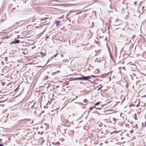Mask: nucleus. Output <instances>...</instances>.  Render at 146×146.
<instances>
[{"instance_id": "17", "label": "nucleus", "mask_w": 146, "mask_h": 146, "mask_svg": "<svg viewBox=\"0 0 146 146\" xmlns=\"http://www.w3.org/2000/svg\"><path fill=\"white\" fill-rule=\"evenodd\" d=\"M5 61L6 62H7L8 61L7 58L6 57L5 58Z\"/></svg>"}, {"instance_id": "44", "label": "nucleus", "mask_w": 146, "mask_h": 146, "mask_svg": "<svg viewBox=\"0 0 146 146\" xmlns=\"http://www.w3.org/2000/svg\"><path fill=\"white\" fill-rule=\"evenodd\" d=\"M145 96L146 97V95Z\"/></svg>"}, {"instance_id": "12", "label": "nucleus", "mask_w": 146, "mask_h": 146, "mask_svg": "<svg viewBox=\"0 0 146 146\" xmlns=\"http://www.w3.org/2000/svg\"><path fill=\"white\" fill-rule=\"evenodd\" d=\"M74 11H70L67 14V16H68L70 15L72 12H73Z\"/></svg>"}, {"instance_id": "48", "label": "nucleus", "mask_w": 146, "mask_h": 146, "mask_svg": "<svg viewBox=\"0 0 146 146\" xmlns=\"http://www.w3.org/2000/svg\"><path fill=\"white\" fill-rule=\"evenodd\" d=\"M14 0V1H15V0Z\"/></svg>"}, {"instance_id": "19", "label": "nucleus", "mask_w": 146, "mask_h": 146, "mask_svg": "<svg viewBox=\"0 0 146 146\" xmlns=\"http://www.w3.org/2000/svg\"><path fill=\"white\" fill-rule=\"evenodd\" d=\"M70 79L71 81L74 80H73L74 78H70Z\"/></svg>"}, {"instance_id": "13", "label": "nucleus", "mask_w": 146, "mask_h": 146, "mask_svg": "<svg viewBox=\"0 0 146 146\" xmlns=\"http://www.w3.org/2000/svg\"><path fill=\"white\" fill-rule=\"evenodd\" d=\"M47 19V18H42V19H41L40 20H41V21H43L46 20Z\"/></svg>"}, {"instance_id": "42", "label": "nucleus", "mask_w": 146, "mask_h": 146, "mask_svg": "<svg viewBox=\"0 0 146 146\" xmlns=\"http://www.w3.org/2000/svg\"><path fill=\"white\" fill-rule=\"evenodd\" d=\"M48 78V77L47 76V77H46V79H47V78Z\"/></svg>"}, {"instance_id": "41", "label": "nucleus", "mask_w": 146, "mask_h": 146, "mask_svg": "<svg viewBox=\"0 0 146 146\" xmlns=\"http://www.w3.org/2000/svg\"><path fill=\"white\" fill-rule=\"evenodd\" d=\"M48 78V77L47 76V77H46V79H47V78Z\"/></svg>"}, {"instance_id": "36", "label": "nucleus", "mask_w": 146, "mask_h": 146, "mask_svg": "<svg viewBox=\"0 0 146 146\" xmlns=\"http://www.w3.org/2000/svg\"><path fill=\"white\" fill-rule=\"evenodd\" d=\"M106 105H102V107H103V106H105Z\"/></svg>"}, {"instance_id": "2", "label": "nucleus", "mask_w": 146, "mask_h": 146, "mask_svg": "<svg viewBox=\"0 0 146 146\" xmlns=\"http://www.w3.org/2000/svg\"><path fill=\"white\" fill-rule=\"evenodd\" d=\"M91 78V77L90 76H82V77H80V80H87L88 79Z\"/></svg>"}, {"instance_id": "22", "label": "nucleus", "mask_w": 146, "mask_h": 146, "mask_svg": "<svg viewBox=\"0 0 146 146\" xmlns=\"http://www.w3.org/2000/svg\"><path fill=\"white\" fill-rule=\"evenodd\" d=\"M54 57H52L50 59V60H49L48 61H50V60H51Z\"/></svg>"}, {"instance_id": "27", "label": "nucleus", "mask_w": 146, "mask_h": 146, "mask_svg": "<svg viewBox=\"0 0 146 146\" xmlns=\"http://www.w3.org/2000/svg\"><path fill=\"white\" fill-rule=\"evenodd\" d=\"M134 4L135 5H136V4H137V2H135V3H134Z\"/></svg>"}, {"instance_id": "20", "label": "nucleus", "mask_w": 146, "mask_h": 146, "mask_svg": "<svg viewBox=\"0 0 146 146\" xmlns=\"http://www.w3.org/2000/svg\"><path fill=\"white\" fill-rule=\"evenodd\" d=\"M124 115V114H120V116L121 117H123V116Z\"/></svg>"}, {"instance_id": "28", "label": "nucleus", "mask_w": 146, "mask_h": 146, "mask_svg": "<svg viewBox=\"0 0 146 146\" xmlns=\"http://www.w3.org/2000/svg\"><path fill=\"white\" fill-rule=\"evenodd\" d=\"M96 109H99L100 110L101 109L100 108H96Z\"/></svg>"}, {"instance_id": "14", "label": "nucleus", "mask_w": 146, "mask_h": 146, "mask_svg": "<svg viewBox=\"0 0 146 146\" xmlns=\"http://www.w3.org/2000/svg\"><path fill=\"white\" fill-rule=\"evenodd\" d=\"M110 8L112 9L113 8H114V7H113L112 5H110Z\"/></svg>"}, {"instance_id": "9", "label": "nucleus", "mask_w": 146, "mask_h": 146, "mask_svg": "<svg viewBox=\"0 0 146 146\" xmlns=\"http://www.w3.org/2000/svg\"><path fill=\"white\" fill-rule=\"evenodd\" d=\"M112 120L113 122V123L114 124L116 123V119L115 118H113L112 119Z\"/></svg>"}, {"instance_id": "46", "label": "nucleus", "mask_w": 146, "mask_h": 146, "mask_svg": "<svg viewBox=\"0 0 146 146\" xmlns=\"http://www.w3.org/2000/svg\"><path fill=\"white\" fill-rule=\"evenodd\" d=\"M1 63L2 64H3V63H2V62H1Z\"/></svg>"}, {"instance_id": "21", "label": "nucleus", "mask_w": 146, "mask_h": 146, "mask_svg": "<svg viewBox=\"0 0 146 146\" xmlns=\"http://www.w3.org/2000/svg\"><path fill=\"white\" fill-rule=\"evenodd\" d=\"M144 106V107L145 108L146 106V102L145 104H144L143 106Z\"/></svg>"}, {"instance_id": "25", "label": "nucleus", "mask_w": 146, "mask_h": 146, "mask_svg": "<svg viewBox=\"0 0 146 146\" xmlns=\"http://www.w3.org/2000/svg\"><path fill=\"white\" fill-rule=\"evenodd\" d=\"M102 88V87H100V88H99L98 89V90H99L100 89H101Z\"/></svg>"}, {"instance_id": "29", "label": "nucleus", "mask_w": 146, "mask_h": 146, "mask_svg": "<svg viewBox=\"0 0 146 146\" xmlns=\"http://www.w3.org/2000/svg\"><path fill=\"white\" fill-rule=\"evenodd\" d=\"M80 13L79 12H78V13H77L76 14H79Z\"/></svg>"}, {"instance_id": "8", "label": "nucleus", "mask_w": 146, "mask_h": 146, "mask_svg": "<svg viewBox=\"0 0 146 146\" xmlns=\"http://www.w3.org/2000/svg\"><path fill=\"white\" fill-rule=\"evenodd\" d=\"M52 144L53 145H59L60 144V142H53L52 143Z\"/></svg>"}, {"instance_id": "3", "label": "nucleus", "mask_w": 146, "mask_h": 146, "mask_svg": "<svg viewBox=\"0 0 146 146\" xmlns=\"http://www.w3.org/2000/svg\"><path fill=\"white\" fill-rule=\"evenodd\" d=\"M36 102H34L33 101L31 102L29 104V107L32 108H36V107H34L35 105L36 104Z\"/></svg>"}, {"instance_id": "24", "label": "nucleus", "mask_w": 146, "mask_h": 146, "mask_svg": "<svg viewBox=\"0 0 146 146\" xmlns=\"http://www.w3.org/2000/svg\"><path fill=\"white\" fill-rule=\"evenodd\" d=\"M57 56V54H55L54 55V56L53 57H56Z\"/></svg>"}, {"instance_id": "32", "label": "nucleus", "mask_w": 146, "mask_h": 146, "mask_svg": "<svg viewBox=\"0 0 146 146\" xmlns=\"http://www.w3.org/2000/svg\"><path fill=\"white\" fill-rule=\"evenodd\" d=\"M49 38V36H46V38Z\"/></svg>"}, {"instance_id": "18", "label": "nucleus", "mask_w": 146, "mask_h": 146, "mask_svg": "<svg viewBox=\"0 0 146 146\" xmlns=\"http://www.w3.org/2000/svg\"><path fill=\"white\" fill-rule=\"evenodd\" d=\"M94 107L93 106L91 107L89 109L90 110H92L93 108Z\"/></svg>"}, {"instance_id": "30", "label": "nucleus", "mask_w": 146, "mask_h": 146, "mask_svg": "<svg viewBox=\"0 0 146 146\" xmlns=\"http://www.w3.org/2000/svg\"><path fill=\"white\" fill-rule=\"evenodd\" d=\"M117 21H118V19H116V21H115V22H117Z\"/></svg>"}, {"instance_id": "1", "label": "nucleus", "mask_w": 146, "mask_h": 146, "mask_svg": "<svg viewBox=\"0 0 146 146\" xmlns=\"http://www.w3.org/2000/svg\"><path fill=\"white\" fill-rule=\"evenodd\" d=\"M26 22L25 21H21L19 22H16L14 25H18V27H21L26 24Z\"/></svg>"}, {"instance_id": "38", "label": "nucleus", "mask_w": 146, "mask_h": 146, "mask_svg": "<svg viewBox=\"0 0 146 146\" xmlns=\"http://www.w3.org/2000/svg\"><path fill=\"white\" fill-rule=\"evenodd\" d=\"M68 16H67V15L66 16V18H67V17Z\"/></svg>"}, {"instance_id": "7", "label": "nucleus", "mask_w": 146, "mask_h": 146, "mask_svg": "<svg viewBox=\"0 0 146 146\" xmlns=\"http://www.w3.org/2000/svg\"><path fill=\"white\" fill-rule=\"evenodd\" d=\"M60 21H55V23L56 24V26L57 27L59 25V24L60 23Z\"/></svg>"}, {"instance_id": "31", "label": "nucleus", "mask_w": 146, "mask_h": 146, "mask_svg": "<svg viewBox=\"0 0 146 146\" xmlns=\"http://www.w3.org/2000/svg\"><path fill=\"white\" fill-rule=\"evenodd\" d=\"M68 20H70V22L71 21V20H70V19H68Z\"/></svg>"}, {"instance_id": "33", "label": "nucleus", "mask_w": 146, "mask_h": 146, "mask_svg": "<svg viewBox=\"0 0 146 146\" xmlns=\"http://www.w3.org/2000/svg\"><path fill=\"white\" fill-rule=\"evenodd\" d=\"M46 108V106H44V108Z\"/></svg>"}, {"instance_id": "15", "label": "nucleus", "mask_w": 146, "mask_h": 146, "mask_svg": "<svg viewBox=\"0 0 146 146\" xmlns=\"http://www.w3.org/2000/svg\"><path fill=\"white\" fill-rule=\"evenodd\" d=\"M100 103V102H98L96 103L95 104V106H97V105H99Z\"/></svg>"}, {"instance_id": "45", "label": "nucleus", "mask_w": 146, "mask_h": 146, "mask_svg": "<svg viewBox=\"0 0 146 146\" xmlns=\"http://www.w3.org/2000/svg\"><path fill=\"white\" fill-rule=\"evenodd\" d=\"M143 8H144V7H143Z\"/></svg>"}, {"instance_id": "35", "label": "nucleus", "mask_w": 146, "mask_h": 146, "mask_svg": "<svg viewBox=\"0 0 146 146\" xmlns=\"http://www.w3.org/2000/svg\"><path fill=\"white\" fill-rule=\"evenodd\" d=\"M61 57H63L62 54L61 55Z\"/></svg>"}, {"instance_id": "40", "label": "nucleus", "mask_w": 146, "mask_h": 146, "mask_svg": "<svg viewBox=\"0 0 146 146\" xmlns=\"http://www.w3.org/2000/svg\"><path fill=\"white\" fill-rule=\"evenodd\" d=\"M48 78V77L47 76V77H46V79H47V78Z\"/></svg>"}, {"instance_id": "37", "label": "nucleus", "mask_w": 146, "mask_h": 146, "mask_svg": "<svg viewBox=\"0 0 146 146\" xmlns=\"http://www.w3.org/2000/svg\"><path fill=\"white\" fill-rule=\"evenodd\" d=\"M57 72H58V73L59 72V71H58Z\"/></svg>"}, {"instance_id": "16", "label": "nucleus", "mask_w": 146, "mask_h": 146, "mask_svg": "<svg viewBox=\"0 0 146 146\" xmlns=\"http://www.w3.org/2000/svg\"><path fill=\"white\" fill-rule=\"evenodd\" d=\"M87 100L86 99H84L83 101V102L84 103H86V102H87Z\"/></svg>"}, {"instance_id": "47", "label": "nucleus", "mask_w": 146, "mask_h": 146, "mask_svg": "<svg viewBox=\"0 0 146 146\" xmlns=\"http://www.w3.org/2000/svg\"><path fill=\"white\" fill-rule=\"evenodd\" d=\"M1 63L2 64H3V63H2V62H1Z\"/></svg>"}, {"instance_id": "5", "label": "nucleus", "mask_w": 146, "mask_h": 146, "mask_svg": "<svg viewBox=\"0 0 146 146\" xmlns=\"http://www.w3.org/2000/svg\"><path fill=\"white\" fill-rule=\"evenodd\" d=\"M20 40H15L11 42L10 43V44H14L19 43Z\"/></svg>"}, {"instance_id": "26", "label": "nucleus", "mask_w": 146, "mask_h": 146, "mask_svg": "<svg viewBox=\"0 0 146 146\" xmlns=\"http://www.w3.org/2000/svg\"><path fill=\"white\" fill-rule=\"evenodd\" d=\"M0 146H3V145L1 144H0Z\"/></svg>"}, {"instance_id": "43", "label": "nucleus", "mask_w": 146, "mask_h": 146, "mask_svg": "<svg viewBox=\"0 0 146 146\" xmlns=\"http://www.w3.org/2000/svg\"><path fill=\"white\" fill-rule=\"evenodd\" d=\"M61 17H60V18H59V19H60L61 18Z\"/></svg>"}, {"instance_id": "6", "label": "nucleus", "mask_w": 146, "mask_h": 146, "mask_svg": "<svg viewBox=\"0 0 146 146\" xmlns=\"http://www.w3.org/2000/svg\"><path fill=\"white\" fill-rule=\"evenodd\" d=\"M19 6H17V8L16 7H14L13 8V11L15 10L16 9V11H18L19 10Z\"/></svg>"}, {"instance_id": "11", "label": "nucleus", "mask_w": 146, "mask_h": 146, "mask_svg": "<svg viewBox=\"0 0 146 146\" xmlns=\"http://www.w3.org/2000/svg\"><path fill=\"white\" fill-rule=\"evenodd\" d=\"M40 54L42 55V57H43L44 56L46 55V54L45 53L41 52L40 53Z\"/></svg>"}, {"instance_id": "34", "label": "nucleus", "mask_w": 146, "mask_h": 146, "mask_svg": "<svg viewBox=\"0 0 146 146\" xmlns=\"http://www.w3.org/2000/svg\"><path fill=\"white\" fill-rule=\"evenodd\" d=\"M100 86V87H101V86H102V84H101V85Z\"/></svg>"}, {"instance_id": "39", "label": "nucleus", "mask_w": 146, "mask_h": 146, "mask_svg": "<svg viewBox=\"0 0 146 146\" xmlns=\"http://www.w3.org/2000/svg\"><path fill=\"white\" fill-rule=\"evenodd\" d=\"M44 112V111H42V113H43V112Z\"/></svg>"}, {"instance_id": "10", "label": "nucleus", "mask_w": 146, "mask_h": 146, "mask_svg": "<svg viewBox=\"0 0 146 146\" xmlns=\"http://www.w3.org/2000/svg\"><path fill=\"white\" fill-rule=\"evenodd\" d=\"M74 80H80V77L74 78Z\"/></svg>"}, {"instance_id": "4", "label": "nucleus", "mask_w": 146, "mask_h": 146, "mask_svg": "<svg viewBox=\"0 0 146 146\" xmlns=\"http://www.w3.org/2000/svg\"><path fill=\"white\" fill-rule=\"evenodd\" d=\"M27 119H26L21 120L18 121V122L19 124H23L25 122Z\"/></svg>"}, {"instance_id": "23", "label": "nucleus", "mask_w": 146, "mask_h": 146, "mask_svg": "<svg viewBox=\"0 0 146 146\" xmlns=\"http://www.w3.org/2000/svg\"><path fill=\"white\" fill-rule=\"evenodd\" d=\"M91 76H92V77H94H94H96V76H94V75H91Z\"/></svg>"}]
</instances>
